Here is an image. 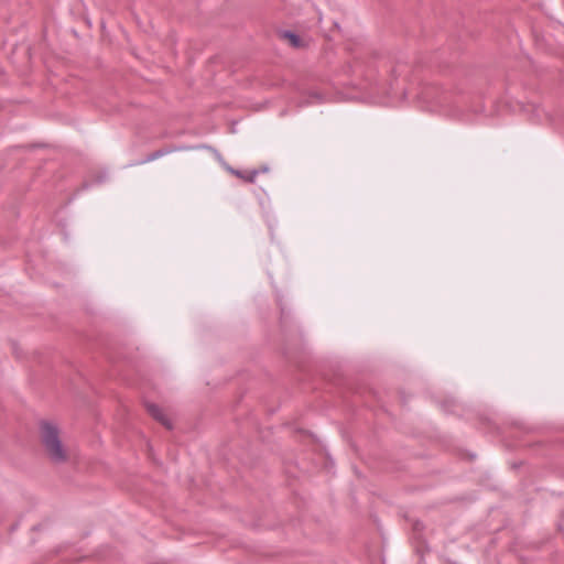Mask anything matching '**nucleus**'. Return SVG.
<instances>
[{
	"label": "nucleus",
	"instance_id": "1",
	"mask_svg": "<svg viewBox=\"0 0 564 564\" xmlns=\"http://www.w3.org/2000/svg\"><path fill=\"white\" fill-rule=\"evenodd\" d=\"M40 434L48 457L55 463H64L67 459V454L59 437L58 426L43 420L40 422Z\"/></svg>",
	"mask_w": 564,
	"mask_h": 564
},
{
	"label": "nucleus",
	"instance_id": "2",
	"mask_svg": "<svg viewBox=\"0 0 564 564\" xmlns=\"http://www.w3.org/2000/svg\"><path fill=\"white\" fill-rule=\"evenodd\" d=\"M185 149H187V148L186 147H176V145L164 147V148L158 149V150L149 153L144 159L137 161L134 163H131L130 165L134 166V165L145 164V163L152 162L154 160H158L166 154H170L172 152L182 151Z\"/></svg>",
	"mask_w": 564,
	"mask_h": 564
},
{
	"label": "nucleus",
	"instance_id": "3",
	"mask_svg": "<svg viewBox=\"0 0 564 564\" xmlns=\"http://www.w3.org/2000/svg\"><path fill=\"white\" fill-rule=\"evenodd\" d=\"M148 413L167 430L173 429L172 421L165 415L163 410L155 403H145Z\"/></svg>",
	"mask_w": 564,
	"mask_h": 564
},
{
	"label": "nucleus",
	"instance_id": "4",
	"mask_svg": "<svg viewBox=\"0 0 564 564\" xmlns=\"http://www.w3.org/2000/svg\"><path fill=\"white\" fill-rule=\"evenodd\" d=\"M425 529V525L420 520H414L412 522V531H413V538L417 542L416 551L419 553H423V551L429 552L430 547L426 543V541L423 539V531Z\"/></svg>",
	"mask_w": 564,
	"mask_h": 564
},
{
	"label": "nucleus",
	"instance_id": "5",
	"mask_svg": "<svg viewBox=\"0 0 564 564\" xmlns=\"http://www.w3.org/2000/svg\"><path fill=\"white\" fill-rule=\"evenodd\" d=\"M278 35L281 40L288 41L293 48H304L307 46V43L291 30H279Z\"/></svg>",
	"mask_w": 564,
	"mask_h": 564
},
{
	"label": "nucleus",
	"instance_id": "6",
	"mask_svg": "<svg viewBox=\"0 0 564 564\" xmlns=\"http://www.w3.org/2000/svg\"><path fill=\"white\" fill-rule=\"evenodd\" d=\"M227 170L237 176L238 178L243 180L247 183L253 184L256 182L257 176L260 174L259 170H251V171H240L236 170L231 166H227Z\"/></svg>",
	"mask_w": 564,
	"mask_h": 564
},
{
	"label": "nucleus",
	"instance_id": "7",
	"mask_svg": "<svg viewBox=\"0 0 564 564\" xmlns=\"http://www.w3.org/2000/svg\"><path fill=\"white\" fill-rule=\"evenodd\" d=\"M108 178V174L107 172H99L97 173L96 175H94L93 180L90 182H85L83 184V189H87L89 186L94 185V184H102L107 181Z\"/></svg>",
	"mask_w": 564,
	"mask_h": 564
},
{
	"label": "nucleus",
	"instance_id": "8",
	"mask_svg": "<svg viewBox=\"0 0 564 564\" xmlns=\"http://www.w3.org/2000/svg\"><path fill=\"white\" fill-rule=\"evenodd\" d=\"M436 102H437L440 106L447 105V104L452 102V100H451V98H449L448 93H446V91H442V93L440 94V96L437 97Z\"/></svg>",
	"mask_w": 564,
	"mask_h": 564
},
{
	"label": "nucleus",
	"instance_id": "9",
	"mask_svg": "<svg viewBox=\"0 0 564 564\" xmlns=\"http://www.w3.org/2000/svg\"><path fill=\"white\" fill-rule=\"evenodd\" d=\"M456 107L466 106L467 100L464 97H459L453 101Z\"/></svg>",
	"mask_w": 564,
	"mask_h": 564
},
{
	"label": "nucleus",
	"instance_id": "10",
	"mask_svg": "<svg viewBox=\"0 0 564 564\" xmlns=\"http://www.w3.org/2000/svg\"><path fill=\"white\" fill-rule=\"evenodd\" d=\"M469 110H470L471 112H474V113H478V112L482 111V108H481V107H470V109H469Z\"/></svg>",
	"mask_w": 564,
	"mask_h": 564
},
{
	"label": "nucleus",
	"instance_id": "11",
	"mask_svg": "<svg viewBox=\"0 0 564 564\" xmlns=\"http://www.w3.org/2000/svg\"><path fill=\"white\" fill-rule=\"evenodd\" d=\"M311 96L316 98V99H321V95L317 91L312 93Z\"/></svg>",
	"mask_w": 564,
	"mask_h": 564
},
{
	"label": "nucleus",
	"instance_id": "12",
	"mask_svg": "<svg viewBox=\"0 0 564 564\" xmlns=\"http://www.w3.org/2000/svg\"><path fill=\"white\" fill-rule=\"evenodd\" d=\"M260 171V173H265L269 169L268 166H263L261 169H258Z\"/></svg>",
	"mask_w": 564,
	"mask_h": 564
}]
</instances>
